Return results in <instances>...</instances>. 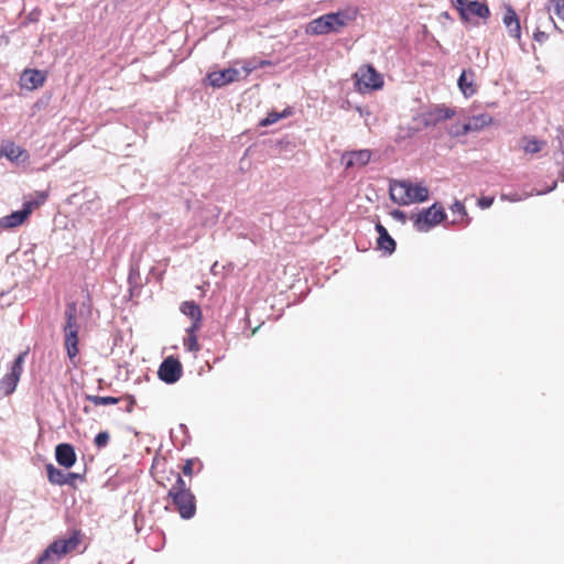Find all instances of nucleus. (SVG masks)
I'll use <instances>...</instances> for the list:
<instances>
[{"label": "nucleus", "mask_w": 564, "mask_h": 564, "mask_svg": "<svg viewBox=\"0 0 564 564\" xmlns=\"http://www.w3.org/2000/svg\"><path fill=\"white\" fill-rule=\"evenodd\" d=\"M79 544V532L74 531L67 539H58L52 542L36 558L33 564H55L64 555L72 552Z\"/></svg>", "instance_id": "1"}, {"label": "nucleus", "mask_w": 564, "mask_h": 564, "mask_svg": "<svg viewBox=\"0 0 564 564\" xmlns=\"http://www.w3.org/2000/svg\"><path fill=\"white\" fill-rule=\"evenodd\" d=\"M29 351H22L20 352L13 360L10 371L6 373L1 380H0V394L3 397H8L12 394L17 386L20 381L21 375L23 372V364L25 360V357L28 356Z\"/></svg>", "instance_id": "2"}, {"label": "nucleus", "mask_w": 564, "mask_h": 564, "mask_svg": "<svg viewBox=\"0 0 564 564\" xmlns=\"http://www.w3.org/2000/svg\"><path fill=\"white\" fill-rule=\"evenodd\" d=\"M357 86L359 90H378L383 86V78L379 72L372 66L359 68L356 73Z\"/></svg>", "instance_id": "3"}, {"label": "nucleus", "mask_w": 564, "mask_h": 564, "mask_svg": "<svg viewBox=\"0 0 564 564\" xmlns=\"http://www.w3.org/2000/svg\"><path fill=\"white\" fill-rule=\"evenodd\" d=\"M182 519L189 520L196 513V499L192 491L167 494Z\"/></svg>", "instance_id": "4"}, {"label": "nucleus", "mask_w": 564, "mask_h": 564, "mask_svg": "<svg viewBox=\"0 0 564 564\" xmlns=\"http://www.w3.org/2000/svg\"><path fill=\"white\" fill-rule=\"evenodd\" d=\"M183 368L178 359L170 356L165 358L158 370V377L166 384L176 383L182 377Z\"/></svg>", "instance_id": "5"}, {"label": "nucleus", "mask_w": 564, "mask_h": 564, "mask_svg": "<svg viewBox=\"0 0 564 564\" xmlns=\"http://www.w3.org/2000/svg\"><path fill=\"white\" fill-rule=\"evenodd\" d=\"M240 70L234 67L210 72L206 75L204 83L213 88H221L231 83L238 82Z\"/></svg>", "instance_id": "6"}, {"label": "nucleus", "mask_w": 564, "mask_h": 564, "mask_svg": "<svg viewBox=\"0 0 564 564\" xmlns=\"http://www.w3.org/2000/svg\"><path fill=\"white\" fill-rule=\"evenodd\" d=\"M33 202H25L23 207L0 218V229H13L24 223L32 212Z\"/></svg>", "instance_id": "7"}, {"label": "nucleus", "mask_w": 564, "mask_h": 564, "mask_svg": "<svg viewBox=\"0 0 564 564\" xmlns=\"http://www.w3.org/2000/svg\"><path fill=\"white\" fill-rule=\"evenodd\" d=\"M492 121V118L488 113H480L477 116H473L469 120L462 124L460 131H452V135H465L469 132L479 131L482 128L489 126Z\"/></svg>", "instance_id": "8"}, {"label": "nucleus", "mask_w": 564, "mask_h": 564, "mask_svg": "<svg viewBox=\"0 0 564 564\" xmlns=\"http://www.w3.org/2000/svg\"><path fill=\"white\" fill-rule=\"evenodd\" d=\"M76 458V452L72 444L59 443L55 446V459L59 466L68 469L75 465Z\"/></svg>", "instance_id": "9"}, {"label": "nucleus", "mask_w": 564, "mask_h": 564, "mask_svg": "<svg viewBox=\"0 0 564 564\" xmlns=\"http://www.w3.org/2000/svg\"><path fill=\"white\" fill-rule=\"evenodd\" d=\"M371 159V151L368 149L347 151L343 154L341 161L346 169L355 165L365 166Z\"/></svg>", "instance_id": "10"}, {"label": "nucleus", "mask_w": 564, "mask_h": 564, "mask_svg": "<svg viewBox=\"0 0 564 564\" xmlns=\"http://www.w3.org/2000/svg\"><path fill=\"white\" fill-rule=\"evenodd\" d=\"M436 207H437V203H434L429 208L422 209L420 213L412 216L413 226L417 231L426 232L433 228L432 216H433L434 209Z\"/></svg>", "instance_id": "11"}, {"label": "nucleus", "mask_w": 564, "mask_h": 564, "mask_svg": "<svg viewBox=\"0 0 564 564\" xmlns=\"http://www.w3.org/2000/svg\"><path fill=\"white\" fill-rule=\"evenodd\" d=\"M409 191V187L406 186V181H398V180H391L389 185V195L390 199L400 205V206H406V193Z\"/></svg>", "instance_id": "12"}, {"label": "nucleus", "mask_w": 564, "mask_h": 564, "mask_svg": "<svg viewBox=\"0 0 564 564\" xmlns=\"http://www.w3.org/2000/svg\"><path fill=\"white\" fill-rule=\"evenodd\" d=\"M376 231L379 235L377 240L378 248L388 254H392L397 248L395 240L390 236L387 228L381 223L376 224Z\"/></svg>", "instance_id": "13"}, {"label": "nucleus", "mask_w": 564, "mask_h": 564, "mask_svg": "<svg viewBox=\"0 0 564 564\" xmlns=\"http://www.w3.org/2000/svg\"><path fill=\"white\" fill-rule=\"evenodd\" d=\"M45 79V73L39 69H25L21 75L22 85L31 90L42 86Z\"/></svg>", "instance_id": "14"}, {"label": "nucleus", "mask_w": 564, "mask_h": 564, "mask_svg": "<svg viewBox=\"0 0 564 564\" xmlns=\"http://www.w3.org/2000/svg\"><path fill=\"white\" fill-rule=\"evenodd\" d=\"M329 17L323 14L312 20L306 26V33L312 35H324L333 32Z\"/></svg>", "instance_id": "15"}, {"label": "nucleus", "mask_w": 564, "mask_h": 564, "mask_svg": "<svg viewBox=\"0 0 564 564\" xmlns=\"http://www.w3.org/2000/svg\"><path fill=\"white\" fill-rule=\"evenodd\" d=\"M409 191L406 193V206L413 203H423L429 198V188L421 184H413L411 181H406Z\"/></svg>", "instance_id": "16"}, {"label": "nucleus", "mask_w": 564, "mask_h": 564, "mask_svg": "<svg viewBox=\"0 0 564 564\" xmlns=\"http://www.w3.org/2000/svg\"><path fill=\"white\" fill-rule=\"evenodd\" d=\"M181 312L192 319V330H198L202 322V311L194 301H186L181 305Z\"/></svg>", "instance_id": "17"}, {"label": "nucleus", "mask_w": 564, "mask_h": 564, "mask_svg": "<svg viewBox=\"0 0 564 564\" xmlns=\"http://www.w3.org/2000/svg\"><path fill=\"white\" fill-rule=\"evenodd\" d=\"M2 156L11 162H19L21 161V156H23L22 161H24L28 155L25 150L15 145L12 141H4L0 147V158Z\"/></svg>", "instance_id": "18"}, {"label": "nucleus", "mask_w": 564, "mask_h": 564, "mask_svg": "<svg viewBox=\"0 0 564 564\" xmlns=\"http://www.w3.org/2000/svg\"><path fill=\"white\" fill-rule=\"evenodd\" d=\"M503 24L508 29L510 36L520 39L521 26H520L519 17L511 6H508L506 8V13L503 15Z\"/></svg>", "instance_id": "19"}, {"label": "nucleus", "mask_w": 564, "mask_h": 564, "mask_svg": "<svg viewBox=\"0 0 564 564\" xmlns=\"http://www.w3.org/2000/svg\"><path fill=\"white\" fill-rule=\"evenodd\" d=\"M475 72L473 69H464L457 80V85L465 97H471L476 93L474 85Z\"/></svg>", "instance_id": "20"}, {"label": "nucleus", "mask_w": 564, "mask_h": 564, "mask_svg": "<svg viewBox=\"0 0 564 564\" xmlns=\"http://www.w3.org/2000/svg\"><path fill=\"white\" fill-rule=\"evenodd\" d=\"M469 15L487 19L490 15L489 7L487 3L479 2L477 0L469 1L466 6V9H462V18L468 19Z\"/></svg>", "instance_id": "21"}, {"label": "nucleus", "mask_w": 564, "mask_h": 564, "mask_svg": "<svg viewBox=\"0 0 564 564\" xmlns=\"http://www.w3.org/2000/svg\"><path fill=\"white\" fill-rule=\"evenodd\" d=\"M65 325L63 326V330H79V324L77 321V303L76 302H69L66 304L65 308Z\"/></svg>", "instance_id": "22"}, {"label": "nucleus", "mask_w": 564, "mask_h": 564, "mask_svg": "<svg viewBox=\"0 0 564 564\" xmlns=\"http://www.w3.org/2000/svg\"><path fill=\"white\" fill-rule=\"evenodd\" d=\"M65 335V348L68 358L72 360L78 355V332L79 330H63Z\"/></svg>", "instance_id": "23"}, {"label": "nucleus", "mask_w": 564, "mask_h": 564, "mask_svg": "<svg viewBox=\"0 0 564 564\" xmlns=\"http://www.w3.org/2000/svg\"><path fill=\"white\" fill-rule=\"evenodd\" d=\"M129 293L130 297L138 295L141 291V275L138 265H130L128 275Z\"/></svg>", "instance_id": "24"}, {"label": "nucleus", "mask_w": 564, "mask_h": 564, "mask_svg": "<svg viewBox=\"0 0 564 564\" xmlns=\"http://www.w3.org/2000/svg\"><path fill=\"white\" fill-rule=\"evenodd\" d=\"M454 116L455 111L452 108L437 107L429 113V117L425 119V124H430L432 121L435 123L438 121L447 120Z\"/></svg>", "instance_id": "25"}, {"label": "nucleus", "mask_w": 564, "mask_h": 564, "mask_svg": "<svg viewBox=\"0 0 564 564\" xmlns=\"http://www.w3.org/2000/svg\"><path fill=\"white\" fill-rule=\"evenodd\" d=\"M47 480L55 486H64L66 473L62 469H58L53 464H47L45 466Z\"/></svg>", "instance_id": "26"}, {"label": "nucleus", "mask_w": 564, "mask_h": 564, "mask_svg": "<svg viewBox=\"0 0 564 564\" xmlns=\"http://www.w3.org/2000/svg\"><path fill=\"white\" fill-rule=\"evenodd\" d=\"M452 214L456 216L455 219H453L452 224H459L465 223V225L469 224L470 219L468 218L466 208L464 204L459 200H455L453 205L449 207Z\"/></svg>", "instance_id": "27"}, {"label": "nucleus", "mask_w": 564, "mask_h": 564, "mask_svg": "<svg viewBox=\"0 0 564 564\" xmlns=\"http://www.w3.org/2000/svg\"><path fill=\"white\" fill-rule=\"evenodd\" d=\"M329 17V22L332 24L333 32H338L340 28L347 24L348 13L344 11L338 12H329L327 13Z\"/></svg>", "instance_id": "28"}, {"label": "nucleus", "mask_w": 564, "mask_h": 564, "mask_svg": "<svg viewBox=\"0 0 564 564\" xmlns=\"http://www.w3.org/2000/svg\"><path fill=\"white\" fill-rule=\"evenodd\" d=\"M521 143H522L521 148L523 149V151L529 154H535V153L540 152L542 150L543 145L545 144L544 141L538 140L535 138H527V137H524L521 140Z\"/></svg>", "instance_id": "29"}, {"label": "nucleus", "mask_w": 564, "mask_h": 564, "mask_svg": "<svg viewBox=\"0 0 564 564\" xmlns=\"http://www.w3.org/2000/svg\"><path fill=\"white\" fill-rule=\"evenodd\" d=\"M197 330H192V327L186 328L187 337L184 338V347L186 350L192 352H197L200 349V346L196 336Z\"/></svg>", "instance_id": "30"}, {"label": "nucleus", "mask_w": 564, "mask_h": 564, "mask_svg": "<svg viewBox=\"0 0 564 564\" xmlns=\"http://www.w3.org/2000/svg\"><path fill=\"white\" fill-rule=\"evenodd\" d=\"M86 400H88L95 405H111L119 403L121 399L116 397H100L87 394Z\"/></svg>", "instance_id": "31"}, {"label": "nucleus", "mask_w": 564, "mask_h": 564, "mask_svg": "<svg viewBox=\"0 0 564 564\" xmlns=\"http://www.w3.org/2000/svg\"><path fill=\"white\" fill-rule=\"evenodd\" d=\"M171 474L175 477V482L169 489L167 494H173V491L174 492H189L191 491L180 473H175L172 470Z\"/></svg>", "instance_id": "32"}, {"label": "nucleus", "mask_w": 564, "mask_h": 564, "mask_svg": "<svg viewBox=\"0 0 564 564\" xmlns=\"http://www.w3.org/2000/svg\"><path fill=\"white\" fill-rule=\"evenodd\" d=\"M530 195L531 194H529V193L519 194L517 192H510V193L502 192L500 194L499 198L502 202L517 203V202H521V200L528 198Z\"/></svg>", "instance_id": "33"}, {"label": "nucleus", "mask_w": 564, "mask_h": 564, "mask_svg": "<svg viewBox=\"0 0 564 564\" xmlns=\"http://www.w3.org/2000/svg\"><path fill=\"white\" fill-rule=\"evenodd\" d=\"M84 471H86V469H84ZM77 480L84 481L85 473H73V471L66 473L65 485H68L69 487L75 489Z\"/></svg>", "instance_id": "34"}, {"label": "nucleus", "mask_w": 564, "mask_h": 564, "mask_svg": "<svg viewBox=\"0 0 564 564\" xmlns=\"http://www.w3.org/2000/svg\"><path fill=\"white\" fill-rule=\"evenodd\" d=\"M447 215L444 210V208L437 203V207L434 209L433 216H432V225L433 228L437 226L438 224L443 223L446 219Z\"/></svg>", "instance_id": "35"}, {"label": "nucleus", "mask_w": 564, "mask_h": 564, "mask_svg": "<svg viewBox=\"0 0 564 564\" xmlns=\"http://www.w3.org/2000/svg\"><path fill=\"white\" fill-rule=\"evenodd\" d=\"M109 440H110L109 433L107 431H102V432H99L95 436L94 444L96 445V447L102 448V447H106L108 445Z\"/></svg>", "instance_id": "36"}, {"label": "nucleus", "mask_w": 564, "mask_h": 564, "mask_svg": "<svg viewBox=\"0 0 564 564\" xmlns=\"http://www.w3.org/2000/svg\"><path fill=\"white\" fill-rule=\"evenodd\" d=\"M281 118H283V115H280L276 111H272V112L268 113V116L260 121V126L261 127L271 126V124L278 122Z\"/></svg>", "instance_id": "37"}, {"label": "nucleus", "mask_w": 564, "mask_h": 564, "mask_svg": "<svg viewBox=\"0 0 564 564\" xmlns=\"http://www.w3.org/2000/svg\"><path fill=\"white\" fill-rule=\"evenodd\" d=\"M195 462L199 463V465H200L199 470L203 468V464L199 462L198 458H188V459L185 460V464L182 467L183 475H185V476H192L193 475V467H194V463Z\"/></svg>", "instance_id": "38"}, {"label": "nucleus", "mask_w": 564, "mask_h": 564, "mask_svg": "<svg viewBox=\"0 0 564 564\" xmlns=\"http://www.w3.org/2000/svg\"><path fill=\"white\" fill-rule=\"evenodd\" d=\"M555 14L564 20V0H552Z\"/></svg>", "instance_id": "39"}, {"label": "nucleus", "mask_w": 564, "mask_h": 564, "mask_svg": "<svg viewBox=\"0 0 564 564\" xmlns=\"http://www.w3.org/2000/svg\"><path fill=\"white\" fill-rule=\"evenodd\" d=\"M494 204V197L492 196H482L478 199V206L481 209L489 208Z\"/></svg>", "instance_id": "40"}, {"label": "nucleus", "mask_w": 564, "mask_h": 564, "mask_svg": "<svg viewBox=\"0 0 564 564\" xmlns=\"http://www.w3.org/2000/svg\"><path fill=\"white\" fill-rule=\"evenodd\" d=\"M391 216L395 220L401 221L402 224H404L406 221V219H408L406 214L403 210H401V209H393L391 212Z\"/></svg>", "instance_id": "41"}, {"label": "nucleus", "mask_w": 564, "mask_h": 564, "mask_svg": "<svg viewBox=\"0 0 564 564\" xmlns=\"http://www.w3.org/2000/svg\"><path fill=\"white\" fill-rule=\"evenodd\" d=\"M124 400L127 401V405H126V408H124V411H126V412H129V413H130V412H132L133 406H134V404H135V399H134V397H133V395H131V394H127V395L124 397Z\"/></svg>", "instance_id": "42"}, {"label": "nucleus", "mask_w": 564, "mask_h": 564, "mask_svg": "<svg viewBox=\"0 0 564 564\" xmlns=\"http://www.w3.org/2000/svg\"><path fill=\"white\" fill-rule=\"evenodd\" d=\"M547 37H549V35L545 32L540 31V30H536L533 34L534 41H536L539 43H544L547 40Z\"/></svg>", "instance_id": "43"}, {"label": "nucleus", "mask_w": 564, "mask_h": 564, "mask_svg": "<svg viewBox=\"0 0 564 564\" xmlns=\"http://www.w3.org/2000/svg\"><path fill=\"white\" fill-rule=\"evenodd\" d=\"M40 14H41V11H40V10H37V9H35V10H33V11H31V12L29 13V15H28V20H29L30 22H36V21L39 20V18H40Z\"/></svg>", "instance_id": "44"}, {"label": "nucleus", "mask_w": 564, "mask_h": 564, "mask_svg": "<svg viewBox=\"0 0 564 564\" xmlns=\"http://www.w3.org/2000/svg\"><path fill=\"white\" fill-rule=\"evenodd\" d=\"M557 186V183L556 182H553V184L545 191H538L536 192V195H543V194H546V193H550L552 191H554Z\"/></svg>", "instance_id": "45"}, {"label": "nucleus", "mask_w": 564, "mask_h": 564, "mask_svg": "<svg viewBox=\"0 0 564 564\" xmlns=\"http://www.w3.org/2000/svg\"><path fill=\"white\" fill-rule=\"evenodd\" d=\"M467 2L466 0H456V7L459 10V13L462 14V9H466Z\"/></svg>", "instance_id": "46"}, {"label": "nucleus", "mask_w": 564, "mask_h": 564, "mask_svg": "<svg viewBox=\"0 0 564 564\" xmlns=\"http://www.w3.org/2000/svg\"><path fill=\"white\" fill-rule=\"evenodd\" d=\"M279 113L283 115V118L288 117L291 113V109L290 108H285L282 112H279Z\"/></svg>", "instance_id": "47"}, {"label": "nucleus", "mask_w": 564, "mask_h": 564, "mask_svg": "<svg viewBox=\"0 0 564 564\" xmlns=\"http://www.w3.org/2000/svg\"><path fill=\"white\" fill-rule=\"evenodd\" d=\"M462 129V124L460 126H456L455 128H452L449 133L452 134V131H460Z\"/></svg>", "instance_id": "48"}, {"label": "nucleus", "mask_w": 564, "mask_h": 564, "mask_svg": "<svg viewBox=\"0 0 564 564\" xmlns=\"http://www.w3.org/2000/svg\"><path fill=\"white\" fill-rule=\"evenodd\" d=\"M357 110L359 111V113L362 116L364 115V110L360 108V107H357Z\"/></svg>", "instance_id": "49"}, {"label": "nucleus", "mask_w": 564, "mask_h": 564, "mask_svg": "<svg viewBox=\"0 0 564 564\" xmlns=\"http://www.w3.org/2000/svg\"><path fill=\"white\" fill-rule=\"evenodd\" d=\"M246 76L251 72V68H245Z\"/></svg>", "instance_id": "50"}, {"label": "nucleus", "mask_w": 564, "mask_h": 564, "mask_svg": "<svg viewBox=\"0 0 564 564\" xmlns=\"http://www.w3.org/2000/svg\"><path fill=\"white\" fill-rule=\"evenodd\" d=\"M549 21H553L552 17L549 14H545Z\"/></svg>", "instance_id": "51"}, {"label": "nucleus", "mask_w": 564, "mask_h": 564, "mask_svg": "<svg viewBox=\"0 0 564 564\" xmlns=\"http://www.w3.org/2000/svg\"><path fill=\"white\" fill-rule=\"evenodd\" d=\"M180 429H181V430H186V426H185L184 424H181V425H180Z\"/></svg>", "instance_id": "52"}, {"label": "nucleus", "mask_w": 564, "mask_h": 564, "mask_svg": "<svg viewBox=\"0 0 564 564\" xmlns=\"http://www.w3.org/2000/svg\"><path fill=\"white\" fill-rule=\"evenodd\" d=\"M45 197L46 195L43 194L42 196H40V199H45Z\"/></svg>", "instance_id": "53"}, {"label": "nucleus", "mask_w": 564, "mask_h": 564, "mask_svg": "<svg viewBox=\"0 0 564 564\" xmlns=\"http://www.w3.org/2000/svg\"><path fill=\"white\" fill-rule=\"evenodd\" d=\"M45 197L46 195L43 194L42 196H40V199H45Z\"/></svg>", "instance_id": "54"}, {"label": "nucleus", "mask_w": 564, "mask_h": 564, "mask_svg": "<svg viewBox=\"0 0 564 564\" xmlns=\"http://www.w3.org/2000/svg\"><path fill=\"white\" fill-rule=\"evenodd\" d=\"M128 564H132V562L128 563Z\"/></svg>", "instance_id": "55"}]
</instances>
